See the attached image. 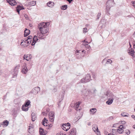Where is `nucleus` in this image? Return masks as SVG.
Wrapping results in <instances>:
<instances>
[{"instance_id":"nucleus-1","label":"nucleus","mask_w":135,"mask_h":135,"mask_svg":"<svg viewBox=\"0 0 135 135\" xmlns=\"http://www.w3.org/2000/svg\"><path fill=\"white\" fill-rule=\"evenodd\" d=\"M104 95L103 97H106L108 98V100L106 102V104L109 105L111 104L114 100V95L112 93L109 91H107L104 93Z\"/></svg>"},{"instance_id":"nucleus-2","label":"nucleus","mask_w":135,"mask_h":135,"mask_svg":"<svg viewBox=\"0 0 135 135\" xmlns=\"http://www.w3.org/2000/svg\"><path fill=\"white\" fill-rule=\"evenodd\" d=\"M114 4V0H109L106 3V12L109 13V11L110 7L113 6Z\"/></svg>"},{"instance_id":"nucleus-3","label":"nucleus","mask_w":135,"mask_h":135,"mask_svg":"<svg viewBox=\"0 0 135 135\" xmlns=\"http://www.w3.org/2000/svg\"><path fill=\"white\" fill-rule=\"evenodd\" d=\"M90 76L89 74H87L85 75L84 78L80 80V83H85L90 81Z\"/></svg>"},{"instance_id":"nucleus-4","label":"nucleus","mask_w":135,"mask_h":135,"mask_svg":"<svg viewBox=\"0 0 135 135\" xmlns=\"http://www.w3.org/2000/svg\"><path fill=\"white\" fill-rule=\"evenodd\" d=\"M49 25V22H43L41 23L38 24V27L39 29H41V28L45 27H47Z\"/></svg>"},{"instance_id":"nucleus-5","label":"nucleus","mask_w":135,"mask_h":135,"mask_svg":"<svg viewBox=\"0 0 135 135\" xmlns=\"http://www.w3.org/2000/svg\"><path fill=\"white\" fill-rule=\"evenodd\" d=\"M93 130L97 135H101L99 131L98 127L95 124H94L93 126Z\"/></svg>"},{"instance_id":"nucleus-6","label":"nucleus","mask_w":135,"mask_h":135,"mask_svg":"<svg viewBox=\"0 0 135 135\" xmlns=\"http://www.w3.org/2000/svg\"><path fill=\"white\" fill-rule=\"evenodd\" d=\"M40 90V88L39 87H36L33 88L32 90L31 93L34 94H36L38 93Z\"/></svg>"},{"instance_id":"nucleus-7","label":"nucleus","mask_w":135,"mask_h":135,"mask_svg":"<svg viewBox=\"0 0 135 135\" xmlns=\"http://www.w3.org/2000/svg\"><path fill=\"white\" fill-rule=\"evenodd\" d=\"M22 68V72L24 74H26L28 71V69L26 66V63L24 64Z\"/></svg>"},{"instance_id":"nucleus-8","label":"nucleus","mask_w":135,"mask_h":135,"mask_svg":"<svg viewBox=\"0 0 135 135\" xmlns=\"http://www.w3.org/2000/svg\"><path fill=\"white\" fill-rule=\"evenodd\" d=\"M41 33L42 34H44L46 33L48 31V29L47 27H45L41 29H39Z\"/></svg>"},{"instance_id":"nucleus-9","label":"nucleus","mask_w":135,"mask_h":135,"mask_svg":"<svg viewBox=\"0 0 135 135\" xmlns=\"http://www.w3.org/2000/svg\"><path fill=\"white\" fill-rule=\"evenodd\" d=\"M6 1L7 2L12 6H15L17 4L15 0H6Z\"/></svg>"},{"instance_id":"nucleus-10","label":"nucleus","mask_w":135,"mask_h":135,"mask_svg":"<svg viewBox=\"0 0 135 135\" xmlns=\"http://www.w3.org/2000/svg\"><path fill=\"white\" fill-rule=\"evenodd\" d=\"M82 93L83 94L85 95H89L90 94L91 92L90 90H86V89H84L82 91Z\"/></svg>"},{"instance_id":"nucleus-11","label":"nucleus","mask_w":135,"mask_h":135,"mask_svg":"<svg viewBox=\"0 0 135 135\" xmlns=\"http://www.w3.org/2000/svg\"><path fill=\"white\" fill-rule=\"evenodd\" d=\"M68 125L67 126H63L62 125V127L63 129L66 131H68L70 128L69 126H70V124L69 123H68Z\"/></svg>"},{"instance_id":"nucleus-12","label":"nucleus","mask_w":135,"mask_h":135,"mask_svg":"<svg viewBox=\"0 0 135 135\" xmlns=\"http://www.w3.org/2000/svg\"><path fill=\"white\" fill-rule=\"evenodd\" d=\"M81 103V102H76V104H75V105H76L75 109L77 111H79L80 110L81 108L80 107H79V106Z\"/></svg>"},{"instance_id":"nucleus-13","label":"nucleus","mask_w":135,"mask_h":135,"mask_svg":"<svg viewBox=\"0 0 135 135\" xmlns=\"http://www.w3.org/2000/svg\"><path fill=\"white\" fill-rule=\"evenodd\" d=\"M20 64H18V65H17L15 68L14 70L15 71V75H14V76L16 77L17 75L18 70L20 68Z\"/></svg>"},{"instance_id":"nucleus-14","label":"nucleus","mask_w":135,"mask_h":135,"mask_svg":"<svg viewBox=\"0 0 135 135\" xmlns=\"http://www.w3.org/2000/svg\"><path fill=\"white\" fill-rule=\"evenodd\" d=\"M76 130L75 129L73 128L70 130L69 133V135H76Z\"/></svg>"},{"instance_id":"nucleus-15","label":"nucleus","mask_w":135,"mask_h":135,"mask_svg":"<svg viewBox=\"0 0 135 135\" xmlns=\"http://www.w3.org/2000/svg\"><path fill=\"white\" fill-rule=\"evenodd\" d=\"M32 57L31 55H25L23 56V58L24 59H25L27 61L29 60Z\"/></svg>"},{"instance_id":"nucleus-16","label":"nucleus","mask_w":135,"mask_h":135,"mask_svg":"<svg viewBox=\"0 0 135 135\" xmlns=\"http://www.w3.org/2000/svg\"><path fill=\"white\" fill-rule=\"evenodd\" d=\"M123 126L122 125L120 126L119 127V129H118L117 132L120 134L123 133L124 128Z\"/></svg>"},{"instance_id":"nucleus-17","label":"nucleus","mask_w":135,"mask_h":135,"mask_svg":"<svg viewBox=\"0 0 135 135\" xmlns=\"http://www.w3.org/2000/svg\"><path fill=\"white\" fill-rule=\"evenodd\" d=\"M22 41L21 42V45L23 47H26L27 46V44L26 42V40H22Z\"/></svg>"},{"instance_id":"nucleus-18","label":"nucleus","mask_w":135,"mask_h":135,"mask_svg":"<svg viewBox=\"0 0 135 135\" xmlns=\"http://www.w3.org/2000/svg\"><path fill=\"white\" fill-rule=\"evenodd\" d=\"M38 40L37 36H35L33 38L32 42V43L31 45L33 46L35 45L36 41Z\"/></svg>"},{"instance_id":"nucleus-19","label":"nucleus","mask_w":135,"mask_h":135,"mask_svg":"<svg viewBox=\"0 0 135 135\" xmlns=\"http://www.w3.org/2000/svg\"><path fill=\"white\" fill-rule=\"evenodd\" d=\"M9 124V122L7 120H4L3 122L1 123V124L3 127L7 126Z\"/></svg>"},{"instance_id":"nucleus-20","label":"nucleus","mask_w":135,"mask_h":135,"mask_svg":"<svg viewBox=\"0 0 135 135\" xmlns=\"http://www.w3.org/2000/svg\"><path fill=\"white\" fill-rule=\"evenodd\" d=\"M40 135H46V133L44 131V129L41 128H40Z\"/></svg>"},{"instance_id":"nucleus-21","label":"nucleus","mask_w":135,"mask_h":135,"mask_svg":"<svg viewBox=\"0 0 135 135\" xmlns=\"http://www.w3.org/2000/svg\"><path fill=\"white\" fill-rule=\"evenodd\" d=\"M97 109L95 108H92L90 110V114L93 115L97 112Z\"/></svg>"},{"instance_id":"nucleus-22","label":"nucleus","mask_w":135,"mask_h":135,"mask_svg":"<svg viewBox=\"0 0 135 135\" xmlns=\"http://www.w3.org/2000/svg\"><path fill=\"white\" fill-rule=\"evenodd\" d=\"M32 120V121H35L37 119L36 114L33 113L31 114Z\"/></svg>"},{"instance_id":"nucleus-23","label":"nucleus","mask_w":135,"mask_h":135,"mask_svg":"<svg viewBox=\"0 0 135 135\" xmlns=\"http://www.w3.org/2000/svg\"><path fill=\"white\" fill-rule=\"evenodd\" d=\"M30 33V31L29 30L26 28L24 31V36L26 37L28 36Z\"/></svg>"},{"instance_id":"nucleus-24","label":"nucleus","mask_w":135,"mask_h":135,"mask_svg":"<svg viewBox=\"0 0 135 135\" xmlns=\"http://www.w3.org/2000/svg\"><path fill=\"white\" fill-rule=\"evenodd\" d=\"M34 131V128L32 126H29L28 129V132L31 134L33 133Z\"/></svg>"},{"instance_id":"nucleus-25","label":"nucleus","mask_w":135,"mask_h":135,"mask_svg":"<svg viewBox=\"0 0 135 135\" xmlns=\"http://www.w3.org/2000/svg\"><path fill=\"white\" fill-rule=\"evenodd\" d=\"M103 62H105L107 64H110L112 63V61L110 59L108 60L104 59L103 61Z\"/></svg>"},{"instance_id":"nucleus-26","label":"nucleus","mask_w":135,"mask_h":135,"mask_svg":"<svg viewBox=\"0 0 135 135\" xmlns=\"http://www.w3.org/2000/svg\"><path fill=\"white\" fill-rule=\"evenodd\" d=\"M22 109L23 111H27L28 110V107H25L24 105H23L22 107Z\"/></svg>"},{"instance_id":"nucleus-27","label":"nucleus","mask_w":135,"mask_h":135,"mask_svg":"<svg viewBox=\"0 0 135 135\" xmlns=\"http://www.w3.org/2000/svg\"><path fill=\"white\" fill-rule=\"evenodd\" d=\"M54 112L53 111L50 112L49 114V117H54Z\"/></svg>"},{"instance_id":"nucleus-28","label":"nucleus","mask_w":135,"mask_h":135,"mask_svg":"<svg viewBox=\"0 0 135 135\" xmlns=\"http://www.w3.org/2000/svg\"><path fill=\"white\" fill-rule=\"evenodd\" d=\"M48 6L50 7H52L54 6V3L51 1H49L47 3Z\"/></svg>"},{"instance_id":"nucleus-29","label":"nucleus","mask_w":135,"mask_h":135,"mask_svg":"<svg viewBox=\"0 0 135 135\" xmlns=\"http://www.w3.org/2000/svg\"><path fill=\"white\" fill-rule=\"evenodd\" d=\"M30 102L29 100H27V101L26 102L24 106L25 107H27L28 105H29L30 103Z\"/></svg>"},{"instance_id":"nucleus-30","label":"nucleus","mask_w":135,"mask_h":135,"mask_svg":"<svg viewBox=\"0 0 135 135\" xmlns=\"http://www.w3.org/2000/svg\"><path fill=\"white\" fill-rule=\"evenodd\" d=\"M121 115L123 117H128L129 115V114L126 112H123L121 114Z\"/></svg>"},{"instance_id":"nucleus-31","label":"nucleus","mask_w":135,"mask_h":135,"mask_svg":"<svg viewBox=\"0 0 135 135\" xmlns=\"http://www.w3.org/2000/svg\"><path fill=\"white\" fill-rule=\"evenodd\" d=\"M36 2L35 1L30 2L29 3V4L31 6H34L36 5Z\"/></svg>"},{"instance_id":"nucleus-32","label":"nucleus","mask_w":135,"mask_h":135,"mask_svg":"<svg viewBox=\"0 0 135 135\" xmlns=\"http://www.w3.org/2000/svg\"><path fill=\"white\" fill-rule=\"evenodd\" d=\"M67 5H65L62 6L61 7V9H63L64 10H66V9L67 8Z\"/></svg>"},{"instance_id":"nucleus-33","label":"nucleus","mask_w":135,"mask_h":135,"mask_svg":"<svg viewBox=\"0 0 135 135\" xmlns=\"http://www.w3.org/2000/svg\"><path fill=\"white\" fill-rule=\"evenodd\" d=\"M47 122V119L45 118H44V119H43V120H42V124H44V123Z\"/></svg>"},{"instance_id":"nucleus-34","label":"nucleus","mask_w":135,"mask_h":135,"mask_svg":"<svg viewBox=\"0 0 135 135\" xmlns=\"http://www.w3.org/2000/svg\"><path fill=\"white\" fill-rule=\"evenodd\" d=\"M85 51L84 50H83L82 51H81L80 50H76L75 51V53L76 54V55H79L78 54H77V53H80L81 52H85Z\"/></svg>"},{"instance_id":"nucleus-35","label":"nucleus","mask_w":135,"mask_h":135,"mask_svg":"<svg viewBox=\"0 0 135 135\" xmlns=\"http://www.w3.org/2000/svg\"><path fill=\"white\" fill-rule=\"evenodd\" d=\"M43 34H42L41 32L38 33L37 34V36L39 38H41L43 36Z\"/></svg>"},{"instance_id":"nucleus-36","label":"nucleus","mask_w":135,"mask_h":135,"mask_svg":"<svg viewBox=\"0 0 135 135\" xmlns=\"http://www.w3.org/2000/svg\"><path fill=\"white\" fill-rule=\"evenodd\" d=\"M114 118L113 117L111 116L107 118V120L108 121H110L113 120Z\"/></svg>"},{"instance_id":"nucleus-37","label":"nucleus","mask_w":135,"mask_h":135,"mask_svg":"<svg viewBox=\"0 0 135 135\" xmlns=\"http://www.w3.org/2000/svg\"><path fill=\"white\" fill-rule=\"evenodd\" d=\"M85 47L86 48V50L88 51L89 50L90 48V47L89 45L88 44V45H87V46H86Z\"/></svg>"},{"instance_id":"nucleus-38","label":"nucleus","mask_w":135,"mask_h":135,"mask_svg":"<svg viewBox=\"0 0 135 135\" xmlns=\"http://www.w3.org/2000/svg\"><path fill=\"white\" fill-rule=\"evenodd\" d=\"M49 120L50 122H52L54 120V117H49Z\"/></svg>"},{"instance_id":"nucleus-39","label":"nucleus","mask_w":135,"mask_h":135,"mask_svg":"<svg viewBox=\"0 0 135 135\" xmlns=\"http://www.w3.org/2000/svg\"><path fill=\"white\" fill-rule=\"evenodd\" d=\"M17 7V8L19 9L20 10L24 9L23 7H21L20 6H18Z\"/></svg>"},{"instance_id":"nucleus-40","label":"nucleus","mask_w":135,"mask_h":135,"mask_svg":"<svg viewBox=\"0 0 135 135\" xmlns=\"http://www.w3.org/2000/svg\"><path fill=\"white\" fill-rule=\"evenodd\" d=\"M125 133L127 134L128 135L130 133V131L129 130L127 129Z\"/></svg>"},{"instance_id":"nucleus-41","label":"nucleus","mask_w":135,"mask_h":135,"mask_svg":"<svg viewBox=\"0 0 135 135\" xmlns=\"http://www.w3.org/2000/svg\"><path fill=\"white\" fill-rule=\"evenodd\" d=\"M85 40H84L83 41V44L82 45H84V46L85 47L86 46H87V45H88V44H86L85 42Z\"/></svg>"},{"instance_id":"nucleus-42","label":"nucleus","mask_w":135,"mask_h":135,"mask_svg":"<svg viewBox=\"0 0 135 135\" xmlns=\"http://www.w3.org/2000/svg\"><path fill=\"white\" fill-rule=\"evenodd\" d=\"M52 125L51 124L50 125L49 124V126L47 127L46 128L47 129H49L50 128H51L52 126Z\"/></svg>"},{"instance_id":"nucleus-43","label":"nucleus","mask_w":135,"mask_h":135,"mask_svg":"<svg viewBox=\"0 0 135 135\" xmlns=\"http://www.w3.org/2000/svg\"><path fill=\"white\" fill-rule=\"evenodd\" d=\"M24 16L26 19L27 20L29 18H28V16L27 15L24 14Z\"/></svg>"},{"instance_id":"nucleus-44","label":"nucleus","mask_w":135,"mask_h":135,"mask_svg":"<svg viewBox=\"0 0 135 135\" xmlns=\"http://www.w3.org/2000/svg\"><path fill=\"white\" fill-rule=\"evenodd\" d=\"M131 55L133 57H134V51H131Z\"/></svg>"},{"instance_id":"nucleus-45","label":"nucleus","mask_w":135,"mask_h":135,"mask_svg":"<svg viewBox=\"0 0 135 135\" xmlns=\"http://www.w3.org/2000/svg\"><path fill=\"white\" fill-rule=\"evenodd\" d=\"M87 30V28H83V32L84 33H85L87 32V31H86V30Z\"/></svg>"},{"instance_id":"nucleus-46","label":"nucleus","mask_w":135,"mask_h":135,"mask_svg":"<svg viewBox=\"0 0 135 135\" xmlns=\"http://www.w3.org/2000/svg\"><path fill=\"white\" fill-rule=\"evenodd\" d=\"M57 91V89L56 88H54L52 90V91L54 92H56Z\"/></svg>"},{"instance_id":"nucleus-47","label":"nucleus","mask_w":135,"mask_h":135,"mask_svg":"<svg viewBox=\"0 0 135 135\" xmlns=\"http://www.w3.org/2000/svg\"><path fill=\"white\" fill-rule=\"evenodd\" d=\"M132 3L133 4V5L134 7V8H135V2L132 1Z\"/></svg>"},{"instance_id":"nucleus-48","label":"nucleus","mask_w":135,"mask_h":135,"mask_svg":"<svg viewBox=\"0 0 135 135\" xmlns=\"http://www.w3.org/2000/svg\"><path fill=\"white\" fill-rule=\"evenodd\" d=\"M32 36H30L28 37L27 39L32 40Z\"/></svg>"},{"instance_id":"nucleus-49","label":"nucleus","mask_w":135,"mask_h":135,"mask_svg":"<svg viewBox=\"0 0 135 135\" xmlns=\"http://www.w3.org/2000/svg\"><path fill=\"white\" fill-rule=\"evenodd\" d=\"M101 15L100 13H99L97 15V19H98L100 17Z\"/></svg>"},{"instance_id":"nucleus-50","label":"nucleus","mask_w":135,"mask_h":135,"mask_svg":"<svg viewBox=\"0 0 135 135\" xmlns=\"http://www.w3.org/2000/svg\"><path fill=\"white\" fill-rule=\"evenodd\" d=\"M44 126H46L47 127V122L45 123H44V124H43Z\"/></svg>"},{"instance_id":"nucleus-51","label":"nucleus","mask_w":135,"mask_h":135,"mask_svg":"<svg viewBox=\"0 0 135 135\" xmlns=\"http://www.w3.org/2000/svg\"><path fill=\"white\" fill-rule=\"evenodd\" d=\"M26 40H27L28 41H29V42L31 43L32 40L27 39H26Z\"/></svg>"},{"instance_id":"nucleus-52","label":"nucleus","mask_w":135,"mask_h":135,"mask_svg":"<svg viewBox=\"0 0 135 135\" xmlns=\"http://www.w3.org/2000/svg\"><path fill=\"white\" fill-rule=\"evenodd\" d=\"M16 10H17V12H18V14H19V13H20V10L19 9L17 8V7L16 8Z\"/></svg>"},{"instance_id":"nucleus-53","label":"nucleus","mask_w":135,"mask_h":135,"mask_svg":"<svg viewBox=\"0 0 135 135\" xmlns=\"http://www.w3.org/2000/svg\"><path fill=\"white\" fill-rule=\"evenodd\" d=\"M131 117L133 118L134 120H135V116L134 115H132Z\"/></svg>"},{"instance_id":"nucleus-54","label":"nucleus","mask_w":135,"mask_h":135,"mask_svg":"<svg viewBox=\"0 0 135 135\" xmlns=\"http://www.w3.org/2000/svg\"><path fill=\"white\" fill-rule=\"evenodd\" d=\"M26 40V42L27 43V46L29 44H30L31 43L30 42H29V41H27V40Z\"/></svg>"},{"instance_id":"nucleus-55","label":"nucleus","mask_w":135,"mask_h":135,"mask_svg":"<svg viewBox=\"0 0 135 135\" xmlns=\"http://www.w3.org/2000/svg\"><path fill=\"white\" fill-rule=\"evenodd\" d=\"M67 1H68L69 3H70L71 1H72L73 0H66Z\"/></svg>"},{"instance_id":"nucleus-56","label":"nucleus","mask_w":135,"mask_h":135,"mask_svg":"<svg viewBox=\"0 0 135 135\" xmlns=\"http://www.w3.org/2000/svg\"><path fill=\"white\" fill-rule=\"evenodd\" d=\"M133 47L135 48V42H134L133 43Z\"/></svg>"},{"instance_id":"nucleus-57","label":"nucleus","mask_w":135,"mask_h":135,"mask_svg":"<svg viewBox=\"0 0 135 135\" xmlns=\"http://www.w3.org/2000/svg\"><path fill=\"white\" fill-rule=\"evenodd\" d=\"M122 124H124L126 123V122L124 121H122Z\"/></svg>"},{"instance_id":"nucleus-58","label":"nucleus","mask_w":135,"mask_h":135,"mask_svg":"<svg viewBox=\"0 0 135 135\" xmlns=\"http://www.w3.org/2000/svg\"><path fill=\"white\" fill-rule=\"evenodd\" d=\"M67 125H68V123L67 124H66V123L62 125L66 126H67Z\"/></svg>"},{"instance_id":"nucleus-59","label":"nucleus","mask_w":135,"mask_h":135,"mask_svg":"<svg viewBox=\"0 0 135 135\" xmlns=\"http://www.w3.org/2000/svg\"><path fill=\"white\" fill-rule=\"evenodd\" d=\"M1 45L0 44V51L2 50Z\"/></svg>"},{"instance_id":"nucleus-60","label":"nucleus","mask_w":135,"mask_h":135,"mask_svg":"<svg viewBox=\"0 0 135 135\" xmlns=\"http://www.w3.org/2000/svg\"><path fill=\"white\" fill-rule=\"evenodd\" d=\"M115 131V129H112V132L113 133H114V132Z\"/></svg>"},{"instance_id":"nucleus-61","label":"nucleus","mask_w":135,"mask_h":135,"mask_svg":"<svg viewBox=\"0 0 135 135\" xmlns=\"http://www.w3.org/2000/svg\"><path fill=\"white\" fill-rule=\"evenodd\" d=\"M90 123H91L90 122H89V123H88V125L90 126Z\"/></svg>"},{"instance_id":"nucleus-62","label":"nucleus","mask_w":135,"mask_h":135,"mask_svg":"<svg viewBox=\"0 0 135 135\" xmlns=\"http://www.w3.org/2000/svg\"><path fill=\"white\" fill-rule=\"evenodd\" d=\"M104 133L105 134H107V132L105 131L104 132Z\"/></svg>"},{"instance_id":"nucleus-63","label":"nucleus","mask_w":135,"mask_h":135,"mask_svg":"<svg viewBox=\"0 0 135 135\" xmlns=\"http://www.w3.org/2000/svg\"><path fill=\"white\" fill-rule=\"evenodd\" d=\"M116 125V124H114L113 125V127H115V126Z\"/></svg>"},{"instance_id":"nucleus-64","label":"nucleus","mask_w":135,"mask_h":135,"mask_svg":"<svg viewBox=\"0 0 135 135\" xmlns=\"http://www.w3.org/2000/svg\"><path fill=\"white\" fill-rule=\"evenodd\" d=\"M133 35L134 36H135V31L134 32V33L133 34Z\"/></svg>"}]
</instances>
